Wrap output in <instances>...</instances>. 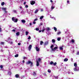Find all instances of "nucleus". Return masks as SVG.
Returning <instances> with one entry per match:
<instances>
[{
    "label": "nucleus",
    "instance_id": "37",
    "mask_svg": "<svg viewBox=\"0 0 79 79\" xmlns=\"http://www.w3.org/2000/svg\"><path fill=\"white\" fill-rule=\"evenodd\" d=\"M60 40H61V39H60V38H57V40H58V41H60Z\"/></svg>",
    "mask_w": 79,
    "mask_h": 79
},
{
    "label": "nucleus",
    "instance_id": "16",
    "mask_svg": "<svg viewBox=\"0 0 79 79\" xmlns=\"http://www.w3.org/2000/svg\"><path fill=\"white\" fill-rule=\"evenodd\" d=\"M52 42L53 43H55V39H52Z\"/></svg>",
    "mask_w": 79,
    "mask_h": 79
},
{
    "label": "nucleus",
    "instance_id": "24",
    "mask_svg": "<svg viewBox=\"0 0 79 79\" xmlns=\"http://www.w3.org/2000/svg\"><path fill=\"white\" fill-rule=\"evenodd\" d=\"M19 56V55L18 54H16L15 55V57H18V56Z\"/></svg>",
    "mask_w": 79,
    "mask_h": 79
},
{
    "label": "nucleus",
    "instance_id": "13",
    "mask_svg": "<svg viewBox=\"0 0 79 79\" xmlns=\"http://www.w3.org/2000/svg\"><path fill=\"white\" fill-rule=\"evenodd\" d=\"M54 29L55 31V32H56V31H57V29H56V27H54Z\"/></svg>",
    "mask_w": 79,
    "mask_h": 79
},
{
    "label": "nucleus",
    "instance_id": "31",
    "mask_svg": "<svg viewBox=\"0 0 79 79\" xmlns=\"http://www.w3.org/2000/svg\"><path fill=\"white\" fill-rule=\"evenodd\" d=\"M2 10H4L5 11H6V8H2Z\"/></svg>",
    "mask_w": 79,
    "mask_h": 79
},
{
    "label": "nucleus",
    "instance_id": "29",
    "mask_svg": "<svg viewBox=\"0 0 79 79\" xmlns=\"http://www.w3.org/2000/svg\"><path fill=\"white\" fill-rule=\"evenodd\" d=\"M41 61V59H40V58H39L38 59V61H39V62H40Z\"/></svg>",
    "mask_w": 79,
    "mask_h": 79
},
{
    "label": "nucleus",
    "instance_id": "2",
    "mask_svg": "<svg viewBox=\"0 0 79 79\" xmlns=\"http://www.w3.org/2000/svg\"><path fill=\"white\" fill-rule=\"evenodd\" d=\"M12 20L15 23H17L18 22V19L15 18V17H13L12 18Z\"/></svg>",
    "mask_w": 79,
    "mask_h": 79
},
{
    "label": "nucleus",
    "instance_id": "63",
    "mask_svg": "<svg viewBox=\"0 0 79 79\" xmlns=\"http://www.w3.org/2000/svg\"><path fill=\"white\" fill-rule=\"evenodd\" d=\"M23 63H24V60H23Z\"/></svg>",
    "mask_w": 79,
    "mask_h": 79
},
{
    "label": "nucleus",
    "instance_id": "23",
    "mask_svg": "<svg viewBox=\"0 0 79 79\" xmlns=\"http://www.w3.org/2000/svg\"><path fill=\"white\" fill-rule=\"evenodd\" d=\"M54 47V45H53V44H52L51 46L50 47V48H53V47Z\"/></svg>",
    "mask_w": 79,
    "mask_h": 79
},
{
    "label": "nucleus",
    "instance_id": "61",
    "mask_svg": "<svg viewBox=\"0 0 79 79\" xmlns=\"http://www.w3.org/2000/svg\"><path fill=\"white\" fill-rule=\"evenodd\" d=\"M77 55H79V52H77Z\"/></svg>",
    "mask_w": 79,
    "mask_h": 79
},
{
    "label": "nucleus",
    "instance_id": "9",
    "mask_svg": "<svg viewBox=\"0 0 79 79\" xmlns=\"http://www.w3.org/2000/svg\"><path fill=\"white\" fill-rule=\"evenodd\" d=\"M19 75H18V74H16L15 75V77H16V78H18L19 77Z\"/></svg>",
    "mask_w": 79,
    "mask_h": 79
},
{
    "label": "nucleus",
    "instance_id": "4",
    "mask_svg": "<svg viewBox=\"0 0 79 79\" xmlns=\"http://www.w3.org/2000/svg\"><path fill=\"white\" fill-rule=\"evenodd\" d=\"M31 48H32V45L30 44L28 47V50L29 51H31Z\"/></svg>",
    "mask_w": 79,
    "mask_h": 79
},
{
    "label": "nucleus",
    "instance_id": "45",
    "mask_svg": "<svg viewBox=\"0 0 79 79\" xmlns=\"http://www.w3.org/2000/svg\"><path fill=\"white\" fill-rule=\"evenodd\" d=\"M37 19H37V18L36 19H35L34 20V21H37Z\"/></svg>",
    "mask_w": 79,
    "mask_h": 79
},
{
    "label": "nucleus",
    "instance_id": "51",
    "mask_svg": "<svg viewBox=\"0 0 79 79\" xmlns=\"http://www.w3.org/2000/svg\"><path fill=\"white\" fill-rule=\"evenodd\" d=\"M26 2H24L23 3V5H26Z\"/></svg>",
    "mask_w": 79,
    "mask_h": 79
},
{
    "label": "nucleus",
    "instance_id": "52",
    "mask_svg": "<svg viewBox=\"0 0 79 79\" xmlns=\"http://www.w3.org/2000/svg\"><path fill=\"white\" fill-rule=\"evenodd\" d=\"M50 1L51 3H53V1H52V0H50Z\"/></svg>",
    "mask_w": 79,
    "mask_h": 79
},
{
    "label": "nucleus",
    "instance_id": "1",
    "mask_svg": "<svg viewBox=\"0 0 79 79\" xmlns=\"http://www.w3.org/2000/svg\"><path fill=\"white\" fill-rule=\"evenodd\" d=\"M31 64L30 66L32 67L33 65V63L32 62H31V61L29 60L28 62H27L26 64Z\"/></svg>",
    "mask_w": 79,
    "mask_h": 79
},
{
    "label": "nucleus",
    "instance_id": "10",
    "mask_svg": "<svg viewBox=\"0 0 79 79\" xmlns=\"http://www.w3.org/2000/svg\"><path fill=\"white\" fill-rule=\"evenodd\" d=\"M22 23H26V20H21Z\"/></svg>",
    "mask_w": 79,
    "mask_h": 79
},
{
    "label": "nucleus",
    "instance_id": "18",
    "mask_svg": "<svg viewBox=\"0 0 79 79\" xmlns=\"http://www.w3.org/2000/svg\"><path fill=\"white\" fill-rule=\"evenodd\" d=\"M43 44H44V42L42 41H41L40 43V45H42Z\"/></svg>",
    "mask_w": 79,
    "mask_h": 79
},
{
    "label": "nucleus",
    "instance_id": "14",
    "mask_svg": "<svg viewBox=\"0 0 79 79\" xmlns=\"http://www.w3.org/2000/svg\"><path fill=\"white\" fill-rule=\"evenodd\" d=\"M50 64L52 65V64H53V61H51L50 62Z\"/></svg>",
    "mask_w": 79,
    "mask_h": 79
},
{
    "label": "nucleus",
    "instance_id": "5",
    "mask_svg": "<svg viewBox=\"0 0 79 79\" xmlns=\"http://www.w3.org/2000/svg\"><path fill=\"white\" fill-rule=\"evenodd\" d=\"M35 47L37 52H39V48L37 46H36Z\"/></svg>",
    "mask_w": 79,
    "mask_h": 79
},
{
    "label": "nucleus",
    "instance_id": "47",
    "mask_svg": "<svg viewBox=\"0 0 79 79\" xmlns=\"http://www.w3.org/2000/svg\"><path fill=\"white\" fill-rule=\"evenodd\" d=\"M0 32H2V28H1V27H0Z\"/></svg>",
    "mask_w": 79,
    "mask_h": 79
},
{
    "label": "nucleus",
    "instance_id": "30",
    "mask_svg": "<svg viewBox=\"0 0 79 79\" xmlns=\"http://www.w3.org/2000/svg\"><path fill=\"white\" fill-rule=\"evenodd\" d=\"M52 49V51L53 52H55V49L54 48H51Z\"/></svg>",
    "mask_w": 79,
    "mask_h": 79
},
{
    "label": "nucleus",
    "instance_id": "39",
    "mask_svg": "<svg viewBox=\"0 0 79 79\" xmlns=\"http://www.w3.org/2000/svg\"><path fill=\"white\" fill-rule=\"evenodd\" d=\"M31 39V37L30 36H29L28 38V39L30 40Z\"/></svg>",
    "mask_w": 79,
    "mask_h": 79
},
{
    "label": "nucleus",
    "instance_id": "42",
    "mask_svg": "<svg viewBox=\"0 0 79 79\" xmlns=\"http://www.w3.org/2000/svg\"><path fill=\"white\" fill-rule=\"evenodd\" d=\"M54 8H55V7H54V6H52L51 7V9H54Z\"/></svg>",
    "mask_w": 79,
    "mask_h": 79
},
{
    "label": "nucleus",
    "instance_id": "8",
    "mask_svg": "<svg viewBox=\"0 0 79 79\" xmlns=\"http://www.w3.org/2000/svg\"><path fill=\"white\" fill-rule=\"evenodd\" d=\"M36 66H39V61H36Z\"/></svg>",
    "mask_w": 79,
    "mask_h": 79
},
{
    "label": "nucleus",
    "instance_id": "6",
    "mask_svg": "<svg viewBox=\"0 0 79 79\" xmlns=\"http://www.w3.org/2000/svg\"><path fill=\"white\" fill-rule=\"evenodd\" d=\"M48 41H46V42H45L44 44V46H45V45H48Z\"/></svg>",
    "mask_w": 79,
    "mask_h": 79
},
{
    "label": "nucleus",
    "instance_id": "48",
    "mask_svg": "<svg viewBox=\"0 0 79 79\" xmlns=\"http://www.w3.org/2000/svg\"><path fill=\"white\" fill-rule=\"evenodd\" d=\"M44 31H45V29H44L43 30H42V31L43 32H44Z\"/></svg>",
    "mask_w": 79,
    "mask_h": 79
},
{
    "label": "nucleus",
    "instance_id": "46",
    "mask_svg": "<svg viewBox=\"0 0 79 79\" xmlns=\"http://www.w3.org/2000/svg\"><path fill=\"white\" fill-rule=\"evenodd\" d=\"M67 3H69V1H67Z\"/></svg>",
    "mask_w": 79,
    "mask_h": 79
},
{
    "label": "nucleus",
    "instance_id": "38",
    "mask_svg": "<svg viewBox=\"0 0 79 79\" xmlns=\"http://www.w3.org/2000/svg\"><path fill=\"white\" fill-rule=\"evenodd\" d=\"M24 60L27 59V57H23Z\"/></svg>",
    "mask_w": 79,
    "mask_h": 79
},
{
    "label": "nucleus",
    "instance_id": "44",
    "mask_svg": "<svg viewBox=\"0 0 79 79\" xmlns=\"http://www.w3.org/2000/svg\"><path fill=\"white\" fill-rule=\"evenodd\" d=\"M12 31H13V32H15L16 31V30L15 29H13Z\"/></svg>",
    "mask_w": 79,
    "mask_h": 79
},
{
    "label": "nucleus",
    "instance_id": "56",
    "mask_svg": "<svg viewBox=\"0 0 79 79\" xmlns=\"http://www.w3.org/2000/svg\"><path fill=\"white\" fill-rule=\"evenodd\" d=\"M52 19H55V18L54 17H52Z\"/></svg>",
    "mask_w": 79,
    "mask_h": 79
},
{
    "label": "nucleus",
    "instance_id": "28",
    "mask_svg": "<svg viewBox=\"0 0 79 79\" xmlns=\"http://www.w3.org/2000/svg\"><path fill=\"white\" fill-rule=\"evenodd\" d=\"M77 64H76V63L74 64V66L75 67H77Z\"/></svg>",
    "mask_w": 79,
    "mask_h": 79
},
{
    "label": "nucleus",
    "instance_id": "26",
    "mask_svg": "<svg viewBox=\"0 0 79 79\" xmlns=\"http://www.w3.org/2000/svg\"><path fill=\"white\" fill-rule=\"evenodd\" d=\"M59 48L61 50H62L63 49V47H60Z\"/></svg>",
    "mask_w": 79,
    "mask_h": 79
},
{
    "label": "nucleus",
    "instance_id": "60",
    "mask_svg": "<svg viewBox=\"0 0 79 79\" xmlns=\"http://www.w3.org/2000/svg\"><path fill=\"white\" fill-rule=\"evenodd\" d=\"M55 77L56 79H58V76L56 77Z\"/></svg>",
    "mask_w": 79,
    "mask_h": 79
},
{
    "label": "nucleus",
    "instance_id": "54",
    "mask_svg": "<svg viewBox=\"0 0 79 79\" xmlns=\"http://www.w3.org/2000/svg\"><path fill=\"white\" fill-rule=\"evenodd\" d=\"M21 43H18V45H21Z\"/></svg>",
    "mask_w": 79,
    "mask_h": 79
},
{
    "label": "nucleus",
    "instance_id": "49",
    "mask_svg": "<svg viewBox=\"0 0 79 79\" xmlns=\"http://www.w3.org/2000/svg\"><path fill=\"white\" fill-rule=\"evenodd\" d=\"M13 11H14V13H16V10H14Z\"/></svg>",
    "mask_w": 79,
    "mask_h": 79
},
{
    "label": "nucleus",
    "instance_id": "34",
    "mask_svg": "<svg viewBox=\"0 0 79 79\" xmlns=\"http://www.w3.org/2000/svg\"><path fill=\"white\" fill-rule=\"evenodd\" d=\"M54 48V49L55 50H56L58 49V47H55V48Z\"/></svg>",
    "mask_w": 79,
    "mask_h": 79
},
{
    "label": "nucleus",
    "instance_id": "17",
    "mask_svg": "<svg viewBox=\"0 0 79 79\" xmlns=\"http://www.w3.org/2000/svg\"><path fill=\"white\" fill-rule=\"evenodd\" d=\"M33 75L34 76H36V73L35 72H33Z\"/></svg>",
    "mask_w": 79,
    "mask_h": 79
},
{
    "label": "nucleus",
    "instance_id": "35",
    "mask_svg": "<svg viewBox=\"0 0 79 79\" xmlns=\"http://www.w3.org/2000/svg\"><path fill=\"white\" fill-rule=\"evenodd\" d=\"M71 42L72 43H74V40L73 39L72 40Z\"/></svg>",
    "mask_w": 79,
    "mask_h": 79
},
{
    "label": "nucleus",
    "instance_id": "7",
    "mask_svg": "<svg viewBox=\"0 0 79 79\" xmlns=\"http://www.w3.org/2000/svg\"><path fill=\"white\" fill-rule=\"evenodd\" d=\"M73 70L74 71H79V69H77V68L76 67H75L74 68Z\"/></svg>",
    "mask_w": 79,
    "mask_h": 79
},
{
    "label": "nucleus",
    "instance_id": "57",
    "mask_svg": "<svg viewBox=\"0 0 79 79\" xmlns=\"http://www.w3.org/2000/svg\"><path fill=\"white\" fill-rule=\"evenodd\" d=\"M42 32V30H39V32Z\"/></svg>",
    "mask_w": 79,
    "mask_h": 79
},
{
    "label": "nucleus",
    "instance_id": "21",
    "mask_svg": "<svg viewBox=\"0 0 79 79\" xmlns=\"http://www.w3.org/2000/svg\"><path fill=\"white\" fill-rule=\"evenodd\" d=\"M40 19H42L43 18H44V16H42L40 17Z\"/></svg>",
    "mask_w": 79,
    "mask_h": 79
},
{
    "label": "nucleus",
    "instance_id": "22",
    "mask_svg": "<svg viewBox=\"0 0 79 79\" xmlns=\"http://www.w3.org/2000/svg\"><path fill=\"white\" fill-rule=\"evenodd\" d=\"M46 30L48 31H50V28L48 27L46 28Z\"/></svg>",
    "mask_w": 79,
    "mask_h": 79
},
{
    "label": "nucleus",
    "instance_id": "12",
    "mask_svg": "<svg viewBox=\"0 0 79 79\" xmlns=\"http://www.w3.org/2000/svg\"><path fill=\"white\" fill-rule=\"evenodd\" d=\"M38 11H39L38 9H37L35 11V13H37V12H38Z\"/></svg>",
    "mask_w": 79,
    "mask_h": 79
},
{
    "label": "nucleus",
    "instance_id": "58",
    "mask_svg": "<svg viewBox=\"0 0 79 79\" xmlns=\"http://www.w3.org/2000/svg\"><path fill=\"white\" fill-rule=\"evenodd\" d=\"M5 13H7L8 12H7V11L5 10Z\"/></svg>",
    "mask_w": 79,
    "mask_h": 79
},
{
    "label": "nucleus",
    "instance_id": "43",
    "mask_svg": "<svg viewBox=\"0 0 79 79\" xmlns=\"http://www.w3.org/2000/svg\"><path fill=\"white\" fill-rule=\"evenodd\" d=\"M8 40H11V38H10V37H9Z\"/></svg>",
    "mask_w": 79,
    "mask_h": 79
},
{
    "label": "nucleus",
    "instance_id": "19",
    "mask_svg": "<svg viewBox=\"0 0 79 79\" xmlns=\"http://www.w3.org/2000/svg\"><path fill=\"white\" fill-rule=\"evenodd\" d=\"M48 72L49 73H51V70L48 69Z\"/></svg>",
    "mask_w": 79,
    "mask_h": 79
},
{
    "label": "nucleus",
    "instance_id": "59",
    "mask_svg": "<svg viewBox=\"0 0 79 79\" xmlns=\"http://www.w3.org/2000/svg\"><path fill=\"white\" fill-rule=\"evenodd\" d=\"M71 60L72 61H73V58H71Z\"/></svg>",
    "mask_w": 79,
    "mask_h": 79
},
{
    "label": "nucleus",
    "instance_id": "25",
    "mask_svg": "<svg viewBox=\"0 0 79 79\" xmlns=\"http://www.w3.org/2000/svg\"><path fill=\"white\" fill-rule=\"evenodd\" d=\"M28 34H29V32H28V31L26 32V35H28Z\"/></svg>",
    "mask_w": 79,
    "mask_h": 79
},
{
    "label": "nucleus",
    "instance_id": "50",
    "mask_svg": "<svg viewBox=\"0 0 79 79\" xmlns=\"http://www.w3.org/2000/svg\"><path fill=\"white\" fill-rule=\"evenodd\" d=\"M43 24L42 23H40V25H41V26H42Z\"/></svg>",
    "mask_w": 79,
    "mask_h": 79
},
{
    "label": "nucleus",
    "instance_id": "40",
    "mask_svg": "<svg viewBox=\"0 0 79 79\" xmlns=\"http://www.w3.org/2000/svg\"><path fill=\"white\" fill-rule=\"evenodd\" d=\"M0 68L1 69H2L3 68V65H1L0 66Z\"/></svg>",
    "mask_w": 79,
    "mask_h": 79
},
{
    "label": "nucleus",
    "instance_id": "41",
    "mask_svg": "<svg viewBox=\"0 0 79 79\" xmlns=\"http://www.w3.org/2000/svg\"><path fill=\"white\" fill-rule=\"evenodd\" d=\"M25 7H26V8H28V5H26L25 6Z\"/></svg>",
    "mask_w": 79,
    "mask_h": 79
},
{
    "label": "nucleus",
    "instance_id": "27",
    "mask_svg": "<svg viewBox=\"0 0 79 79\" xmlns=\"http://www.w3.org/2000/svg\"><path fill=\"white\" fill-rule=\"evenodd\" d=\"M53 64L54 66H56V62H55L54 63L53 62Z\"/></svg>",
    "mask_w": 79,
    "mask_h": 79
},
{
    "label": "nucleus",
    "instance_id": "36",
    "mask_svg": "<svg viewBox=\"0 0 79 79\" xmlns=\"http://www.w3.org/2000/svg\"><path fill=\"white\" fill-rule=\"evenodd\" d=\"M61 34V32H59L57 33V35H60Z\"/></svg>",
    "mask_w": 79,
    "mask_h": 79
},
{
    "label": "nucleus",
    "instance_id": "3",
    "mask_svg": "<svg viewBox=\"0 0 79 79\" xmlns=\"http://www.w3.org/2000/svg\"><path fill=\"white\" fill-rule=\"evenodd\" d=\"M30 3L32 5H34L35 3V2L34 1H30Z\"/></svg>",
    "mask_w": 79,
    "mask_h": 79
},
{
    "label": "nucleus",
    "instance_id": "55",
    "mask_svg": "<svg viewBox=\"0 0 79 79\" xmlns=\"http://www.w3.org/2000/svg\"><path fill=\"white\" fill-rule=\"evenodd\" d=\"M35 23H36L35 22V21L33 22V24H35Z\"/></svg>",
    "mask_w": 79,
    "mask_h": 79
},
{
    "label": "nucleus",
    "instance_id": "32",
    "mask_svg": "<svg viewBox=\"0 0 79 79\" xmlns=\"http://www.w3.org/2000/svg\"><path fill=\"white\" fill-rule=\"evenodd\" d=\"M35 29H36V31H38L39 30V28H36Z\"/></svg>",
    "mask_w": 79,
    "mask_h": 79
},
{
    "label": "nucleus",
    "instance_id": "53",
    "mask_svg": "<svg viewBox=\"0 0 79 79\" xmlns=\"http://www.w3.org/2000/svg\"><path fill=\"white\" fill-rule=\"evenodd\" d=\"M44 76H47V74L46 73H44Z\"/></svg>",
    "mask_w": 79,
    "mask_h": 79
},
{
    "label": "nucleus",
    "instance_id": "15",
    "mask_svg": "<svg viewBox=\"0 0 79 79\" xmlns=\"http://www.w3.org/2000/svg\"><path fill=\"white\" fill-rule=\"evenodd\" d=\"M68 60V58H65L64 59V61H67Z\"/></svg>",
    "mask_w": 79,
    "mask_h": 79
},
{
    "label": "nucleus",
    "instance_id": "64",
    "mask_svg": "<svg viewBox=\"0 0 79 79\" xmlns=\"http://www.w3.org/2000/svg\"><path fill=\"white\" fill-rule=\"evenodd\" d=\"M30 25H32V23H30Z\"/></svg>",
    "mask_w": 79,
    "mask_h": 79
},
{
    "label": "nucleus",
    "instance_id": "33",
    "mask_svg": "<svg viewBox=\"0 0 79 79\" xmlns=\"http://www.w3.org/2000/svg\"><path fill=\"white\" fill-rule=\"evenodd\" d=\"M5 44V43L3 42H1V45H3Z\"/></svg>",
    "mask_w": 79,
    "mask_h": 79
},
{
    "label": "nucleus",
    "instance_id": "62",
    "mask_svg": "<svg viewBox=\"0 0 79 79\" xmlns=\"http://www.w3.org/2000/svg\"><path fill=\"white\" fill-rule=\"evenodd\" d=\"M41 11H43V9H41Z\"/></svg>",
    "mask_w": 79,
    "mask_h": 79
},
{
    "label": "nucleus",
    "instance_id": "11",
    "mask_svg": "<svg viewBox=\"0 0 79 79\" xmlns=\"http://www.w3.org/2000/svg\"><path fill=\"white\" fill-rule=\"evenodd\" d=\"M16 35L17 36L19 35V32H18L16 33Z\"/></svg>",
    "mask_w": 79,
    "mask_h": 79
},
{
    "label": "nucleus",
    "instance_id": "20",
    "mask_svg": "<svg viewBox=\"0 0 79 79\" xmlns=\"http://www.w3.org/2000/svg\"><path fill=\"white\" fill-rule=\"evenodd\" d=\"M5 5V2H2L1 5H2V6H3V5Z\"/></svg>",
    "mask_w": 79,
    "mask_h": 79
}]
</instances>
